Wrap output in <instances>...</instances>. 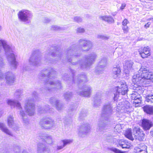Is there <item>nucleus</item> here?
Instances as JSON below:
<instances>
[{
	"instance_id": "nucleus-1",
	"label": "nucleus",
	"mask_w": 153,
	"mask_h": 153,
	"mask_svg": "<svg viewBox=\"0 0 153 153\" xmlns=\"http://www.w3.org/2000/svg\"><path fill=\"white\" fill-rule=\"evenodd\" d=\"M4 49L6 54L7 55V58L11 65L14 68H16L17 66L18 62L16 61L14 54L12 53V49L7 44L4 40H0V51L2 49Z\"/></svg>"
},
{
	"instance_id": "nucleus-2",
	"label": "nucleus",
	"mask_w": 153,
	"mask_h": 153,
	"mask_svg": "<svg viewBox=\"0 0 153 153\" xmlns=\"http://www.w3.org/2000/svg\"><path fill=\"white\" fill-rule=\"evenodd\" d=\"M50 70H47L44 71V73L42 74V76H45L46 75L48 76V80L45 84V86L48 90H50L51 88H57L59 89L61 88V84L59 81H55L51 79V77L53 78L55 76L56 74V72L53 69H51V71Z\"/></svg>"
},
{
	"instance_id": "nucleus-3",
	"label": "nucleus",
	"mask_w": 153,
	"mask_h": 153,
	"mask_svg": "<svg viewBox=\"0 0 153 153\" xmlns=\"http://www.w3.org/2000/svg\"><path fill=\"white\" fill-rule=\"evenodd\" d=\"M133 133L134 137L132 136L131 129H128L126 131L125 135L127 138L132 141L134 138L139 141L143 140L144 139V134L139 128L134 127L133 128Z\"/></svg>"
},
{
	"instance_id": "nucleus-4",
	"label": "nucleus",
	"mask_w": 153,
	"mask_h": 153,
	"mask_svg": "<svg viewBox=\"0 0 153 153\" xmlns=\"http://www.w3.org/2000/svg\"><path fill=\"white\" fill-rule=\"evenodd\" d=\"M97 57V55L95 53H93L87 56L85 61L83 62L82 60L76 63H73V64H79L82 68H87L89 67L94 62ZM73 63H74L73 62Z\"/></svg>"
},
{
	"instance_id": "nucleus-5",
	"label": "nucleus",
	"mask_w": 153,
	"mask_h": 153,
	"mask_svg": "<svg viewBox=\"0 0 153 153\" xmlns=\"http://www.w3.org/2000/svg\"><path fill=\"white\" fill-rule=\"evenodd\" d=\"M7 103L8 105L13 106L14 107H16L20 110V114L22 116L23 123L25 124H27L28 123V120L27 119L26 116L24 111L21 110L22 108L21 104L18 101L9 99L7 100Z\"/></svg>"
},
{
	"instance_id": "nucleus-6",
	"label": "nucleus",
	"mask_w": 153,
	"mask_h": 153,
	"mask_svg": "<svg viewBox=\"0 0 153 153\" xmlns=\"http://www.w3.org/2000/svg\"><path fill=\"white\" fill-rule=\"evenodd\" d=\"M19 20L22 22H28L33 17L32 13L29 10H23L19 11L17 14Z\"/></svg>"
},
{
	"instance_id": "nucleus-7",
	"label": "nucleus",
	"mask_w": 153,
	"mask_h": 153,
	"mask_svg": "<svg viewBox=\"0 0 153 153\" xmlns=\"http://www.w3.org/2000/svg\"><path fill=\"white\" fill-rule=\"evenodd\" d=\"M139 75L143 78V80L146 83V80L149 79L153 81V74L149 72L148 68L145 67H142L138 72Z\"/></svg>"
},
{
	"instance_id": "nucleus-8",
	"label": "nucleus",
	"mask_w": 153,
	"mask_h": 153,
	"mask_svg": "<svg viewBox=\"0 0 153 153\" xmlns=\"http://www.w3.org/2000/svg\"><path fill=\"white\" fill-rule=\"evenodd\" d=\"M128 88L125 82H121L120 85L117 86V91L114 94V100L115 101L117 100L119 97V95H125L127 92Z\"/></svg>"
},
{
	"instance_id": "nucleus-9",
	"label": "nucleus",
	"mask_w": 153,
	"mask_h": 153,
	"mask_svg": "<svg viewBox=\"0 0 153 153\" xmlns=\"http://www.w3.org/2000/svg\"><path fill=\"white\" fill-rule=\"evenodd\" d=\"M40 125L44 128L49 129L55 125L54 120L50 118H46L42 119L40 122Z\"/></svg>"
},
{
	"instance_id": "nucleus-10",
	"label": "nucleus",
	"mask_w": 153,
	"mask_h": 153,
	"mask_svg": "<svg viewBox=\"0 0 153 153\" xmlns=\"http://www.w3.org/2000/svg\"><path fill=\"white\" fill-rule=\"evenodd\" d=\"M25 108L29 115H33L35 112V106L32 100H28L26 101Z\"/></svg>"
},
{
	"instance_id": "nucleus-11",
	"label": "nucleus",
	"mask_w": 153,
	"mask_h": 153,
	"mask_svg": "<svg viewBox=\"0 0 153 153\" xmlns=\"http://www.w3.org/2000/svg\"><path fill=\"white\" fill-rule=\"evenodd\" d=\"M107 60L106 58H103L99 62L96 68V72L98 74H102L107 65Z\"/></svg>"
},
{
	"instance_id": "nucleus-12",
	"label": "nucleus",
	"mask_w": 153,
	"mask_h": 153,
	"mask_svg": "<svg viewBox=\"0 0 153 153\" xmlns=\"http://www.w3.org/2000/svg\"><path fill=\"white\" fill-rule=\"evenodd\" d=\"M112 107L110 102L105 103L104 105L102 113V117L107 116L110 115L112 112Z\"/></svg>"
},
{
	"instance_id": "nucleus-13",
	"label": "nucleus",
	"mask_w": 153,
	"mask_h": 153,
	"mask_svg": "<svg viewBox=\"0 0 153 153\" xmlns=\"http://www.w3.org/2000/svg\"><path fill=\"white\" fill-rule=\"evenodd\" d=\"M79 42L82 49L85 51H88L92 47V43L89 40L81 39Z\"/></svg>"
},
{
	"instance_id": "nucleus-14",
	"label": "nucleus",
	"mask_w": 153,
	"mask_h": 153,
	"mask_svg": "<svg viewBox=\"0 0 153 153\" xmlns=\"http://www.w3.org/2000/svg\"><path fill=\"white\" fill-rule=\"evenodd\" d=\"M133 62L131 60H126L123 63L124 72L127 74H129L130 71L132 69Z\"/></svg>"
},
{
	"instance_id": "nucleus-15",
	"label": "nucleus",
	"mask_w": 153,
	"mask_h": 153,
	"mask_svg": "<svg viewBox=\"0 0 153 153\" xmlns=\"http://www.w3.org/2000/svg\"><path fill=\"white\" fill-rule=\"evenodd\" d=\"M83 91L78 92L80 95L84 97H89L92 92V88L89 85H84L83 88Z\"/></svg>"
},
{
	"instance_id": "nucleus-16",
	"label": "nucleus",
	"mask_w": 153,
	"mask_h": 153,
	"mask_svg": "<svg viewBox=\"0 0 153 153\" xmlns=\"http://www.w3.org/2000/svg\"><path fill=\"white\" fill-rule=\"evenodd\" d=\"M132 81L134 85L137 84L139 86H140L141 85H143L146 83L143 81V78L141 76L139 75V73L133 76Z\"/></svg>"
},
{
	"instance_id": "nucleus-17",
	"label": "nucleus",
	"mask_w": 153,
	"mask_h": 153,
	"mask_svg": "<svg viewBox=\"0 0 153 153\" xmlns=\"http://www.w3.org/2000/svg\"><path fill=\"white\" fill-rule=\"evenodd\" d=\"M108 129V127L106 124L103 122L101 121L99 122L98 124L97 131L100 134H102L106 131Z\"/></svg>"
},
{
	"instance_id": "nucleus-18",
	"label": "nucleus",
	"mask_w": 153,
	"mask_h": 153,
	"mask_svg": "<svg viewBox=\"0 0 153 153\" xmlns=\"http://www.w3.org/2000/svg\"><path fill=\"white\" fill-rule=\"evenodd\" d=\"M50 103L53 106H55L58 111L61 110L63 108L62 104L57 100L55 98L51 97L50 100Z\"/></svg>"
},
{
	"instance_id": "nucleus-19",
	"label": "nucleus",
	"mask_w": 153,
	"mask_h": 153,
	"mask_svg": "<svg viewBox=\"0 0 153 153\" xmlns=\"http://www.w3.org/2000/svg\"><path fill=\"white\" fill-rule=\"evenodd\" d=\"M150 49L148 46L141 48L139 49V52L140 55L143 58H147L150 55Z\"/></svg>"
},
{
	"instance_id": "nucleus-20",
	"label": "nucleus",
	"mask_w": 153,
	"mask_h": 153,
	"mask_svg": "<svg viewBox=\"0 0 153 153\" xmlns=\"http://www.w3.org/2000/svg\"><path fill=\"white\" fill-rule=\"evenodd\" d=\"M30 64L33 66H38L40 62V58L32 55L29 59Z\"/></svg>"
},
{
	"instance_id": "nucleus-21",
	"label": "nucleus",
	"mask_w": 153,
	"mask_h": 153,
	"mask_svg": "<svg viewBox=\"0 0 153 153\" xmlns=\"http://www.w3.org/2000/svg\"><path fill=\"white\" fill-rule=\"evenodd\" d=\"M152 122L149 120L143 119L142 122V126L145 130H149L152 126Z\"/></svg>"
},
{
	"instance_id": "nucleus-22",
	"label": "nucleus",
	"mask_w": 153,
	"mask_h": 153,
	"mask_svg": "<svg viewBox=\"0 0 153 153\" xmlns=\"http://www.w3.org/2000/svg\"><path fill=\"white\" fill-rule=\"evenodd\" d=\"M91 128L89 126L81 127L79 131V135L81 136H83V135H86L90 131Z\"/></svg>"
},
{
	"instance_id": "nucleus-23",
	"label": "nucleus",
	"mask_w": 153,
	"mask_h": 153,
	"mask_svg": "<svg viewBox=\"0 0 153 153\" xmlns=\"http://www.w3.org/2000/svg\"><path fill=\"white\" fill-rule=\"evenodd\" d=\"M37 147V153H49V149L46 148L44 144L39 143L38 144Z\"/></svg>"
},
{
	"instance_id": "nucleus-24",
	"label": "nucleus",
	"mask_w": 153,
	"mask_h": 153,
	"mask_svg": "<svg viewBox=\"0 0 153 153\" xmlns=\"http://www.w3.org/2000/svg\"><path fill=\"white\" fill-rule=\"evenodd\" d=\"M5 78L7 83L9 84H12L14 81V75L10 72H8L6 73Z\"/></svg>"
},
{
	"instance_id": "nucleus-25",
	"label": "nucleus",
	"mask_w": 153,
	"mask_h": 153,
	"mask_svg": "<svg viewBox=\"0 0 153 153\" xmlns=\"http://www.w3.org/2000/svg\"><path fill=\"white\" fill-rule=\"evenodd\" d=\"M73 141L71 139H65L62 140L60 142L61 144L62 145L60 146H58L57 149L60 150L62 149L66 145H69L72 143Z\"/></svg>"
},
{
	"instance_id": "nucleus-26",
	"label": "nucleus",
	"mask_w": 153,
	"mask_h": 153,
	"mask_svg": "<svg viewBox=\"0 0 153 153\" xmlns=\"http://www.w3.org/2000/svg\"><path fill=\"white\" fill-rule=\"evenodd\" d=\"M146 146L145 145L141 144L136 147L134 149L136 150V152L137 153H146Z\"/></svg>"
},
{
	"instance_id": "nucleus-27",
	"label": "nucleus",
	"mask_w": 153,
	"mask_h": 153,
	"mask_svg": "<svg viewBox=\"0 0 153 153\" xmlns=\"http://www.w3.org/2000/svg\"><path fill=\"white\" fill-rule=\"evenodd\" d=\"M101 97V94L100 93H97L95 97V100L94 102V106L95 107H98L100 105L101 103L100 98Z\"/></svg>"
},
{
	"instance_id": "nucleus-28",
	"label": "nucleus",
	"mask_w": 153,
	"mask_h": 153,
	"mask_svg": "<svg viewBox=\"0 0 153 153\" xmlns=\"http://www.w3.org/2000/svg\"><path fill=\"white\" fill-rule=\"evenodd\" d=\"M130 103L127 101L123 102H119L117 105V107L118 108H121V109H125V108L128 109L130 108Z\"/></svg>"
},
{
	"instance_id": "nucleus-29",
	"label": "nucleus",
	"mask_w": 153,
	"mask_h": 153,
	"mask_svg": "<svg viewBox=\"0 0 153 153\" xmlns=\"http://www.w3.org/2000/svg\"><path fill=\"white\" fill-rule=\"evenodd\" d=\"M118 143L119 145L123 149H129L131 146L129 143L123 140H119Z\"/></svg>"
},
{
	"instance_id": "nucleus-30",
	"label": "nucleus",
	"mask_w": 153,
	"mask_h": 153,
	"mask_svg": "<svg viewBox=\"0 0 153 153\" xmlns=\"http://www.w3.org/2000/svg\"><path fill=\"white\" fill-rule=\"evenodd\" d=\"M86 76L85 75H82L78 79L77 78L75 77L74 79V81L75 83L79 84L81 82H86Z\"/></svg>"
},
{
	"instance_id": "nucleus-31",
	"label": "nucleus",
	"mask_w": 153,
	"mask_h": 153,
	"mask_svg": "<svg viewBox=\"0 0 153 153\" xmlns=\"http://www.w3.org/2000/svg\"><path fill=\"white\" fill-rule=\"evenodd\" d=\"M145 112L149 114H153V106L150 105H146L143 107Z\"/></svg>"
},
{
	"instance_id": "nucleus-32",
	"label": "nucleus",
	"mask_w": 153,
	"mask_h": 153,
	"mask_svg": "<svg viewBox=\"0 0 153 153\" xmlns=\"http://www.w3.org/2000/svg\"><path fill=\"white\" fill-rule=\"evenodd\" d=\"M99 19L100 20L106 21L108 23H112L114 22V19L110 16H100Z\"/></svg>"
},
{
	"instance_id": "nucleus-33",
	"label": "nucleus",
	"mask_w": 153,
	"mask_h": 153,
	"mask_svg": "<svg viewBox=\"0 0 153 153\" xmlns=\"http://www.w3.org/2000/svg\"><path fill=\"white\" fill-rule=\"evenodd\" d=\"M121 72L120 69L119 67H114L113 69V75L114 78H116L119 75Z\"/></svg>"
},
{
	"instance_id": "nucleus-34",
	"label": "nucleus",
	"mask_w": 153,
	"mask_h": 153,
	"mask_svg": "<svg viewBox=\"0 0 153 153\" xmlns=\"http://www.w3.org/2000/svg\"><path fill=\"white\" fill-rule=\"evenodd\" d=\"M0 128L2 131L6 134L11 135V133L7 128L5 125L1 123L0 122Z\"/></svg>"
},
{
	"instance_id": "nucleus-35",
	"label": "nucleus",
	"mask_w": 153,
	"mask_h": 153,
	"mask_svg": "<svg viewBox=\"0 0 153 153\" xmlns=\"http://www.w3.org/2000/svg\"><path fill=\"white\" fill-rule=\"evenodd\" d=\"M48 105H47L43 107H40L38 109V111L39 113L42 114L48 111L49 110Z\"/></svg>"
},
{
	"instance_id": "nucleus-36",
	"label": "nucleus",
	"mask_w": 153,
	"mask_h": 153,
	"mask_svg": "<svg viewBox=\"0 0 153 153\" xmlns=\"http://www.w3.org/2000/svg\"><path fill=\"white\" fill-rule=\"evenodd\" d=\"M7 123L10 127L13 128L14 123L13 121V118L11 116H8L7 117Z\"/></svg>"
},
{
	"instance_id": "nucleus-37",
	"label": "nucleus",
	"mask_w": 153,
	"mask_h": 153,
	"mask_svg": "<svg viewBox=\"0 0 153 153\" xmlns=\"http://www.w3.org/2000/svg\"><path fill=\"white\" fill-rule=\"evenodd\" d=\"M22 91L21 90H18L14 94L15 97L16 99L20 100L22 99Z\"/></svg>"
},
{
	"instance_id": "nucleus-38",
	"label": "nucleus",
	"mask_w": 153,
	"mask_h": 153,
	"mask_svg": "<svg viewBox=\"0 0 153 153\" xmlns=\"http://www.w3.org/2000/svg\"><path fill=\"white\" fill-rule=\"evenodd\" d=\"M145 101L149 103H153V94H149L146 96Z\"/></svg>"
},
{
	"instance_id": "nucleus-39",
	"label": "nucleus",
	"mask_w": 153,
	"mask_h": 153,
	"mask_svg": "<svg viewBox=\"0 0 153 153\" xmlns=\"http://www.w3.org/2000/svg\"><path fill=\"white\" fill-rule=\"evenodd\" d=\"M131 97L132 100H134L141 98V97L137 92L134 91L131 94Z\"/></svg>"
},
{
	"instance_id": "nucleus-40",
	"label": "nucleus",
	"mask_w": 153,
	"mask_h": 153,
	"mask_svg": "<svg viewBox=\"0 0 153 153\" xmlns=\"http://www.w3.org/2000/svg\"><path fill=\"white\" fill-rule=\"evenodd\" d=\"M48 55H51L52 56L56 57L58 59H60L61 56V53L57 51H56L55 53L51 52H49L48 53Z\"/></svg>"
},
{
	"instance_id": "nucleus-41",
	"label": "nucleus",
	"mask_w": 153,
	"mask_h": 153,
	"mask_svg": "<svg viewBox=\"0 0 153 153\" xmlns=\"http://www.w3.org/2000/svg\"><path fill=\"white\" fill-rule=\"evenodd\" d=\"M43 139L48 144H50L52 143V138L51 136H45Z\"/></svg>"
},
{
	"instance_id": "nucleus-42",
	"label": "nucleus",
	"mask_w": 153,
	"mask_h": 153,
	"mask_svg": "<svg viewBox=\"0 0 153 153\" xmlns=\"http://www.w3.org/2000/svg\"><path fill=\"white\" fill-rule=\"evenodd\" d=\"M76 50L75 49H74V48L68 50V55H71L72 54L73 57H75L76 56H77V55H76V53L75 52Z\"/></svg>"
},
{
	"instance_id": "nucleus-43",
	"label": "nucleus",
	"mask_w": 153,
	"mask_h": 153,
	"mask_svg": "<svg viewBox=\"0 0 153 153\" xmlns=\"http://www.w3.org/2000/svg\"><path fill=\"white\" fill-rule=\"evenodd\" d=\"M72 96V93L71 92H67L64 94L65 99L66 100H68L71 98Z\"/></svg>"
},
{
	"instance_id": "nucleus-44",
	"label": "nucleus",
	"mask_w": 153,
	"mask_h": 153,
	"mask_svg": "<svg viewBox=\"0 0 153 153\" xmlns=\"http://www.w3.org/2000/svg\"><path fill=\"white\" fill-rule=\"evenodd\" d=\"M51 29L52 30H60L62 29V28L56 25H53L51 26Z\"/></svg>"
},
{
	"instance_id": "nucleus-45",
	"label": "nucleus",
	"mask_w": 153,
	"mask_h": 153,
	"mask_svg": "<svg viewBox=\"0 0 153 153\" xmlns=\"http://www.w3.org/2000/svg\"><path fill=\"white\" fill-rule=\"evenodd\" d=\"M97 37L98 39H107L109 38V37L106 36L102 35H99L97 36Z\"/></svg>"
},
{
	"instance_id": "nucleus-46",
	"label": "nucleus",
	"mask_w": 153,
	"mask_h": 153,
	"mask_svg": "<svg viewBox=\"0 0 153 153\" xmlns=\"http://www.w3.org/2000/svg\"><path fill=\"white\" fill-rule=\"evenodd\" d=\"M74 20L77 22H81L82 21V18L76 16L74 18Z\"/></svg>"
},
{
	"instance_id": "nucleus-47",
	"label": "nucleus",
	"mask_w": 153,
	"mask_h": 153,
	"mask_svg": "<svg viewBox=\"0 0 153 153\" xmlns=\"http://www.w3.org/2000/svg\"><path fill=\"white\" fill-rule=\"evenodd\" d=\"M141 99V98L137 99L136 100H134V101L133 102L135 104V105L136 106H137L138 105H137V104H139V103H140Z\"/></svg>"
},
{
	"instance_id": "nucleus-48",
	"label": "nucleus",
	"mask_w": 153,
	"mask_h": 153,
	"mask_svg": "<svg viewBox=\"0 0 153 153\" xmlns=\"http://www.w3.org/2000/svg\"><path fill=\"white\" fill-rule=\"evenodd\" d=\"M122 28L124 33H128L129 30L128 26H122Z\"/></svg>"
},
{
	"instance_id": "nucleus-49",
	"label": "nucleus",
	"mask_w": 153,
	"mask_h": 153,
	"mask_svg": "<svg viewBox=\"0 0 153 153\" xmlns=\"http://www.w3.org/2000/svg\"><path fill=\"white\" fill-rule=\"evenodd\" d=\"M114 128L117 132H120V129L122 128L120 124H118L115 127H114Z\"/></svg>"
},
{
	"instance_id": "nucleus-50",
	"label": "nucleus",
	"mask_w": 153,
	"mask_h": 153,
	"mask_svg": "<svg viewBox=\"0 0 153 153\" xmlns=\"http://www.w3.org/2000/svg\"><path fill=\"white\" fill-rule=\"evenodd\" d=\"M76 31L78 33H82L85 32V30L82 27H79L77 28Z\"/></svg>"
},
{
	"instance_id": "nucleus-51",
	"label": "nucleus",
	"mask_w": 153,
	"mask_h": 153,
	"mask_svg": "<svg viewBox=\"0 0 153 153\" xmlns=\"http://www.w3.org/2000/svg\"><path fill=\"white\" fill-rule=\"evenodd\" d=\"M129 23V22L128 20L127 19H125L122 22V26H128V24Z\"/></svg>"
},
{
	"instance_id": "nucleus-52",
	"label": "nucleus",
	"mask_w": 153,
	"mask_h": 153,
	"mask_svg": "<svg viewBox=\"0 0 153 153\" xmlns=\"http://www.w3.org/2000/svg\"><path fill=\"white\" fill-rule=\"evenodd\" d=\"M112 151L115 153H123V152L116 148H113Z\"/></svg>"
},
{
	"instance_id": "nucleus-53",
	"label": "nucleus",
	"mask_w": 153,
	"mask_h": 153,
	"mask_svg": "<svg viewBox=\"0 0 153 153\" xmlns=\"http://www.w3.org/2000/svg\"><path fill=\"white\" fill-rule=\"evenodd\" d=\"M14 151L16 153H20V149L19 147H16L14 148Z\"/></svg>"
},
{
	"instance_id": "nucleus-54",
	"label": "nucleus",
	"mask_w": 153,
	"mask_h": 153,
	"mask_svg": "<svg viewBox=\"0 0 153 153\" xmlns=\"http://www.w3.org/2000/svg\"><path fill=\"white\" fill-rule=\"evenodd\" d=\"M50 21V19L49 18H45L43 20V22L45 23H48Z\"/></svg>"
},
{
	"instance_id": "nucleus-55",
	"label": "nucleus",
	"mask_w": 153,
	"mask_h": 153,
	"mask_svg": "<svg viewBox=\"0 0 153 153\" xmlns=\"http://www.w3.org/2000/svg\"><path fill=\"white\" fill-rule=\"evenodd\" d=\"M126 4L125 3H123L122 4L121 6L120 7V9L121 10L123 9L126 6Z\"/></svg>"
},
{
	"instance_id": "nucleus-56",
	"label": "nucleus",
	"mask_w": 153,
	"mask_h": 153,
	"mask_svg": "<svg viewBox=\"0 0 153 153\" xmlns=\"http://www.w3.org/2000/svg\"><path fill=\"white\" fill-rule=\"evenodd\" d=\"M151 24V23L150 22H149L148 23H147L145 25V26L146 27H149V25Z\"/></svg>"
},
{
	"instance_id": "nucleus-57",
	"label": "nucleus",
	"mask_w": 153,
	"mask_h": 153,
	"mask_svg": "<svg viewBox=\"0 0 153 153\" xmlns=\"http://www.w3.org/2000/svg\"><path fill=\"white\" fill-rule=\"evenodd\" d=\"M151 135L153 137V130L151 131L150 132Z\"/></svg>"
},
{
	"instance_id": "nucleus-58",
	"label": "nucleus",
	"mask_w": 153,
	"mask_h": 153,
	"mask_svg": "<svg viewBox=\"0 0 153 153\" xmlns=\"http://www.w3.org/2000/svg\"><path fill=\"white\" fill-rule=\"evenodd\" d=\"M22 153H27L26 151H24L22 152Z\"/></svg>"
},
{
	"instance_id": "nucleus-59",
	"label": "nucleus",
	"mask_w": 153,
	"mask_h": 153,
	"mask_svg": "<svg viewBox=\"0 0 153 153\" xmlns=\"http://www.w3.org/2000/svg\"><path fill=\"white\" fill-rule=\"evenodd\" d=\"M1 26H0V30H1Z\"/></svg>"
},
{
	"instance_id": "nucleus-60",
	"label": "nucleus",
	"mask_w": 153,
	"mask_h": 153,
	"mask_svg": "<svg viewBox=\"0 0 153 153\" xmlns=\"http://www.w3.org/2000/svg\"><path fill=\"white\" fill-rule=\"evenodd\" d=\"M34 93L35 94V95H36L37 94L36 93V92H34Z\"/></svg>"
},
{
	"instance_id": "nucleus-61",
	"label": "nucleus",
	"mask_w": 153,
	"mask_h": 153,
	"mask_svg": "<svg viewBox=\"0 0 153 153\" xmlns=\"http://www.w3.org/2000/svg\"><path fill=\"white\" fill-rule=\"evenodd\" d=\"M150 19V20H152V21H153V19H152V18H151V19Z\"/></svg>"
},
{
	"instance_id": "nucleus-62",
	"label": "nucleus",
	"mask_w": 153,
	"mask_h": 153,
	"mask_svg": "<svg viewBox=\"0 0 153 153\" xmlns=\"http://www.w3.org/2000/svg\"><path fill=\"white\" fill-rule=\"evenodd\" d=\"M68 61H69V62H70V61H71L69 59H68Z\"/></svg>"
},
{
	"instance_id": "nucleus-63",
	"label": "nucleus",
	"mask_w": 153,
	"mask_h": 153,
	"mask_svg": "<svg viewBox=\"0 0 153 153\" xmlns=\"http://www.w3.org/2000/svg\"><path fill=\"white\" fill-rule=\"evenodd\" d=\"M149 1H153V0H149Z\"/></svg>"
}]
</instances>
